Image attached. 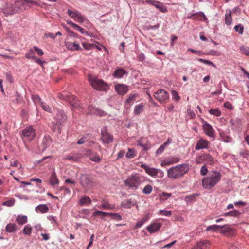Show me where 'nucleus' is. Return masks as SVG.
<instances>
[{
  "label": "nucleus",
  "mask_w": 249,
  "mask_h": 249,
  "mask_svg": "<svg viewBox=\"0 0 249 249\" xmlns=\"http://www.w3.org/2000/svg\"><path fill=\"white\" fill-rule=\"evenodd\" d=\"M189 166L186 164H179L171 167L167 171V176L172 179H180L188 173Z\"/></svg>",
  "instance_id": "f257e3e1"
},
{
  "label": "nucleus",
  "mask_w": 249,
  "mask_h": 249,
  "mask_svg": "<svg viewBox=\"0 0 249 249\" xmlns=\"http://www.w3.org/2000/svg\"><path fill=\"white\" fill-rule=\"evenodd\" d=\"M221 178V174L220 172L213 171L202 180V185L206 189H211L220 181Z\"/></svg>",
  "instance_id": "f03ea898"
},
{
  "label": "nucleus",
  "mask_w": 249,
  "mask_h": 249,
  "mask_svg": "<svg viewBox=\"0 0 249 249\" xmlns=\"http://www.w3.org/2000/svg\"><path fill=\"white\" fill-rule=\"evenodd\" d=\"M145 180V178L138 173L132 174L126 179L124 183L129 188L136 190L139 186Z\"/></svg>",
  "instance_id": "7ed1b4c3"
},
{
  "label": "nucleus",
  "mask_w": 249,
  "mask_h": 249,
  "mask_svg": "<svg viewBox=\"0 0 249 249\" xmlns=\"http://www.w3.org/2000/svg\"><path fill=\"white\" fill-rule=\"evenodd\" d=\"M67 120V117L62 110H57L56 115L54 116V120L52 122L53 130L58 133H61V125L64 124Z\"/></svg>",
  "instance_id": "20e7f679"
},
{
  "label": "nucleus",
  "mask_w": 249,
  "mask_h": 249,
  "mask_svg": "<svg viewBox=\"0 0 249 249\" xmlns=\"http://www.w3.org/2000/svg\"><path fill=\"white\" fill-rule=\"evenodd\" d=\"M88 80L90 85L95 89L100 91H106L108 87L103 80L98 79L91 74H88Z\"/></svg>",
  "instance_id": "39448f33"
},
{
  "label": "nucleus",
  "mask_w": 249,
  "mask_h": 249,
  "mask_svg": "<svg viewBox=\"0 0 249 249\" xmlns=\"http://www.w3.org/2000/svg\"><path fill=\"white\" fill-rule=\"evenodd\" d=\"M141 167L144 169L145 172L149 176L153 178H161L163 177L164 173L160 169L153 167H150L145 164H142Z\"/></svg>",
  "instance_id": "423d86ee"
},
{
  "label": "nucleus",
  "mask_w": 249,
  "mask_h": 249,
  "mask_svg": "<svg viewBox=\"0 0 249 249\" xmlns=\"http://www.w3.org/2000/svg\"><path fill=\"white\" fill-rule=\"evenodd\" d=\"M35 130L32 126L26 127L22 131L21 138L24 141H31L36 136Z\"/></svg>",
  "instance_id": "0eeeda50"
},
{
  "label": "nucleus",
  "mask_w": 249,
  "mask_h": 249,
  "mask_svg": "<svg viewBox=\"0 0 249 249\" xmlns=\"http://www.w3.org/2000/svg\"><path fill=\"white\" fill-rule=\"evenodd\" d=\"M154 97L160 103H166L169 98V94L165 90L160 89L154 93Z\"/></svg>",
  "instance_id": "6e6552de"
},
{
  "label": "nucleus",
  "mask_w": 249,
  "mask_h": 249,
  "mask_svg": "<svg viewBox=\"0 0 249 249\" xmlns=\"http://www.w3.org/2000/svg\"><path fill=\"white\" fill-rule=\"evenodd\" d=\"M58 97L62 100L69 102L73 108H76L78 106V104L76 103V100L75 99V97L71 94L63 92V93L59 94Z\"/></svg>",
  "instance_id": "1a4fd4ad"
},
{
  "label": "nucleus",
  "mask_w": 249,
  "mask_h": 249,
  "mask_svg": "<svg viewBox=\"0 0 249 249\" xmlns=\"http://www.w3.org/2000/svg\"><path fill=\"white\" fill-rule=\"evenodd\" d=\"M26 3L29 4L36 5V2L35 1H32L31 0H16L15 1V4L12 5V13H15L17 12L20 8L21 5H25Z\"/></svg>",
  "instance_id": "9d476101"
},
{
  "label": "nucleus",
  "mask_w": 249,
  "mask_h": 249,
  "mask_svg": "<svg viewBox=\"0 0 249 249\" xmlns=\"http://www.w3.org/2000/svg\"><path fill=\"white\" fill-rule=\"evenodd\" d=\"M52 143V140L51 137L49 135H46L42 139L41 144L39 145L38 148L40 152H43L46 148L49 147Z\"/></svg>",
  "instance_id": "9b49d317"
},
{
  "label": "nucleus",
  "mask_w": 249,
  "mask_h": 249,
  "mask_svg": "<svg viewBox=\"0 0 249 249\" xmlns=\"http://www.w3.org/2000/svg\"><path fill=\"white\" fill-rule=\"evenodd\" d=\"M101 139L104 143L108 144L113 142V136L107 131L106 128L105 127L101 130Z\"/></svg>",
  "instance_id": "f8f14e48"
},
{
  "label": "nucleus",
  "mask_w": 249,
  "mask_h": 249,
  "mask_svg": "<svg viewBox=\"0 0 249 249\" xmlns=\"http://www.w3.org/2000/svg\"><path fill=\"white\" fill-rule=\"evenodd\" d=\"M220 233L228 236H233L235 234V230L229 225L221 226Z\"/></svg>",
  "instance_id": "ddd939ff"
},
{
  "label": "nucleus",
  "mask_w": 249,
  "mask_h": 249,
  "mask_svg": "<svg viewBox=\"0 0 249 249\" xmlns=\"http://www.w3.org/2000/svg\"><path fill=\"white\" fill-rule=\"evenodd\" d=\"M162 226V223L154 222L147 227L146 229L150 233L158 231Z\"/></svg>",
  "instance_id": "4468645a"
},
{
  "label": "nucleus",
  "mask_w": 249,
  "mask_h": 249,
  "mask_svg": "<svg viewBox=\"0 0 249 249\" xmlns=\"http://www.w3.org/2000/svg\"><path fill=\"white\" fill-rule=\"evenodd\" d=\"M203 128L207 135L212 138L214 137V130L209 123L205 122L203 124Z\"/></svg>",
  "instance_id": "2eb2a0df"
},
{
  "label": "nucleus",
  "mask_w": 249,
  "mask_h": 249,
  "mask_svg": "<svg viewBox=\"0 0 249 249\" xmlns=\"http://www.w3.org/2000/svg\"><path fill=\"white\" fill-rule=\"evenodd\" d=\"M210 143L208 141H207L203 139H200L196 146L195 149L196 150H199L202 149H206L207 148L209 145H210Z\"/></svg>",
  "instance_id": "dca6fc26"
},
{
  "label": "nucleus",
  "mask_w": 249,
  "mask_h": 249,
  "mask_svg": "<svg viewBox=\"0 0 249 249\" xmlns=\"http://www.w3.org/2000/svg\"><path fill=\"white\" fill-rule=\"evenodd\" d=\"M115 89L120 95L126 94L129 90L128 87L124 84H117L115 86Z\"/></svg>",
  "instance_id": "f3484780"
},
{
  "label": "nucleus",
  "mask_w": 249,
  "mask_h": 249,
  "mask_svg": "<svg viewBox=\"0 0 249 249\" xmlns=\"http://www.w3.org/2000/svg\"><path fill=\"white\" fill-rule=\"evenodd\" d=\"M210 246V244L208 240H203L198 242L192 249H207Z\"/></svg>",
  "instance_id": "a211bd4d"
},
{
  "label": "nucleus",
  "mask_w": 249,
  "mask_h": 249,
  "mask_svg": "<svg viewBox=\"0 0 249 249\" xmlns=\"http://www.w3.org/2000/svg\"><path fill=\"white\" fill-rule=\"evenodd\" d=\"M87 155L89 157V159L95 162H100L101 160V158L96 153L92 152L90 150L87 151Z\"/></svg>",
  "instance_id": "6ab92c4d"
},
{
  "label": "nucleus",
  "mask_w": 249,
  "mask_h": 249,
  "mask_svg": "<svg viewBox=\"0 0 249 249\" xmlns=\"http://www.w3.org/2000/svg\"><path fill=\"white\" fill-rule=\"evenodd\" d=\"M128 73L127 71L121 68L117 69L113 74V76L115 78H121L124 75H126Z\"/></svg>",
  "instance_id": "aec40b11"
},
{
  "label": "nucleus",
  "mask_w": 249,
  "mask_h": 249,
  "mask_svg": "<svg viewBox=\"0 0 249 249\" xmlns=\"http://www.w3.org/2000/svg\"><path fill=\"white\" fill-rule=\"evenodd\" d=\"M65 45L68 49L71 51L80 50L82 49L80 46L75 42H67L66 43Z\"/></svg>",
  "instance_id": "412c9836"
},
{
  "label": "nucleus",
  "mask_w": 249,
  "mask_h": 249,
  "mask_svg": "<svg viewBox=\"0 0 249 249\" xmlns=\"http://www.w3.org/2000/svg\"><path fill=\"white\" fill-rule=\"evenodd\" d=\"M225 22L228 25H231L232 23L231 12L230 9L226 10L225 15Z\"/></svg>",
  "instance_id": "4be33fe9"
},
{
  "label": "nucleus",
  "mask_w": 249,
  "mask_h": 249,
  "mask_svg": "<svg viewBox=\"0 0 249 249\" xmlns=\"http://www.w3.org/2000/svg\"><path fill=\"white\" fill-rule=\"evenodd\" d=\"M59 181L57 178L56 174L54 171H53L50 177V183L52 186L57 185L59 184Z\"/></svg>",
  "instance_id": "5701e85b"
},
{
  "label": "nucleus",
  "mask_w": 249,
  "mask_h": 249,
  "mask_svg": "<svg viewBox=\"0 0 249 249\" xmlns=\"http://www.w3.org/2000/svg\"><path fill=\"white\" fill-rule=\"evenodd\" d=\"M144 107L145 105L142 103L135 106L134 108V113L136 115H139L143 112Z\"/></svg>",
  "instance_id": "b1692460"
},
{
  "label": "nucleus",
  "mask_w": 249,
  "mask_h": 249,
  "mask_svg": "<svg viewBox=\"0 0 249 249\" xmlns=\"http://www.w3.org/2000/svg\"><path fill=\"white\" fill-rule=\"evenodd\" d=\"M204 159V163L205 164L213 165L214 163V160L211 155L209 154H205Z\"/></svg>",
  "instance_id": "393cba45"
},
{
  "label": "nucleus",
  "mask_w": 249,
  "mask_h": 249,
  "mask_svg": "<svg viewBox=\"0 0 249 249\" xmlns=\"http://www.w3.org/2000/svg\"><path fill=\"white\" fill-rule=\"evenodd\" d=\"M171 142V139L170 138H168L167 140L164 142L156 151V154H161L162 153L165 149V147L169 144H170Z\"/></svg>",
  "instance_id": "a878e982"
},
{
  "label": "nucleus",
  "mask_w": 249,
  "mask_h": 249,
  "mask_svg": "<svg viewBox=\"0 0 249 249\" xmlns=\"http://www.w3.org/2000/svg\"><path fill=\"white\" fill-rule=\"evenodd\" d=\"M36 212H40L43 213H47L48 210L49 208L45 204H41L39 205L38 206H37L36 209Z\"/></svg>",
  "instance_id": "bb28decb"
},
{
  "label": "nucleus",
  "mask_w": 249,
  "mask_h": 249,
  "mask_svg": "<svg viewBox=\"0 0 249 249\" xmlns=\"http://www.w3.org/2000/svg\"><path fill=\"white\" fill-rule=\"evenodd\" d=\"M16 221L19 225H23L27 222V217L25 215H18L17 216Z\"/></svg>",
  "instance_id": "cd10ccee"
},
{
  "label": "nucleus",
  "mask_w": 249,
  "mask_h": 249,
  "mask_svg": "<svg viewBox=\"0 0 249 249\" xmlns=\"http://www.w3.org/2000/svg\"><path fill=\"white\" fill-rule=\"evenodd\" d=\"M91 203V200L90 198L87 196H84L82 197L80 201H79V204L81 206L86 205V204H89Z\"/></svg>",
  "instance_id": "c85d7f7f"
},
{
  "label": "nucleus",
  "mask_w": 249,
  "mask_h": 249,
  "mask_svg": "<svg viewBox=\"0 0 249 249\" xmlns=\"http://www.w3.org/2000/svg\"><path fill=\"white\" fill-rule=\"evenodd\" d=\"M6 231L8 232H13L15 231L17 229V226L15 224H8L5 228Z\"/></svg>",
  "instance_id": "c756f323"
},
{
  "label": "nucleus",
  "mask_w": 249,
  "mask_h": 249,
  "mask_svg": "<svg viewBox=\"0 0 249 249\" xmlns=\"http://www.w3.org/2000/svg\"><path fill=\"white\" fill-rule=\"evenodd\" d=\"M158 196L160 199V200L163 201L166 200L168 198L170 197L171 196V194L163 192L159 194Z\"/></svg>",
  "instance_id": "7c9ffc66"
},
{
  "label": "nucleus",
  "mask_w": 249,
  "mask_h": 249,
  "mask_svg": "<svg viewBox=\"0 0 249 249\" xmlns=\"http://www.w3.org/2000/svg\"><path fill=\"white\" fill-rule=\"evenodd\" d=\"M155 7L159 9L160 11L165 13L167 11V8L164 7L163 3L159 1L155 2Z\"/></svg>",
  "instance_id": "2f4dec72"
},
{
  "label": "nucleus",
  "mask_w": 249,
  "mask_h": 249,
  "mask_svg": "<svg viewBox=\"0 0 249 249\" xmlns=\"http://www.w3.org/2000/svg\"><path fill=\"white\" fill-rule=\"evenodd\" d=\"M194 18L196 20H202V21H206L207 20V18L205 16L203 13L200 12L198 14L194 15Z\"/></svg>",
  "instance_id": "473e14b6"
},
{
  "label": "nucleus",
  "mask_w": 249,
  "mask_h": 249,
  "mask_svg": "<svg viewBox=\"0 0 249 249\" xmlns=\"http://www.w3.org/2000/svg\"><path fill=\"white\" fill-rule=\"evenodd\" d=\"M90 183V180L87 176H83L81 179V183L82 186H85Z\"/></svg>",
  "instance_id": "72a5a7b5"
},
{
  "label": "nucleus",
  "mask_w": 249,
  "mask_h": 249,
  "mask_svg": "<svg viewBox=\"0 0 249 249\" xmlns=\"http://www.w3.org/2000/svg\"><path fill=\"white\" fill-rule=\"evenodd\" d=\"M240 214V212L237 210H233L229 211L224 213V216H238Z\"/></svg>",
  "instance_id": "f704fd0d"
},
{
  "label": "nucleus",
  "mask_w": 249,
  "mask_h": 249,
  "mask_svg": "<svg viewBox=\"0 0 249 249\" xmlns=\"http://www.w3.org/2000/svg\"><path fill=\"white\" fill-rule=\"evenodd\" d=\"M136 156V152L133 149L128 148V152L126 154V157L127 158L131 159Z\"/></svg>",
  "instance_id": "c9c22d12"
},
{
  "label": "nucleus",
  "mask_w": 249,
  "mask_h": 249,
  "mask_svg": "<svg viewBox=\"0 0 249 249\" xmlns=\"http://www.w3.org/2000/svg\"><path fill=\"white\" fill-rule=\"evenodd\" d=\"M79 159L77 154H74L73 155H67L64 160L70 161H77Z\"/></svg>",
  "instance_id": "e433bc0d"
},
{
  "label": "nucleus",
  "mask_w": 249,
  "mask_h": 249,
  "mask_svg": "<svg viewBox=\"0 0 249 249\" xmlns=\"http://www.w3.org/2000/svg\"><path fill=\"white\" fill-rule=\"evenodd\" d=\"M108 214H109V213H108V212H105L97 210L93 213L92 215L94 216H100L103 217L104 216H108Z\"/></svg>",
  "instance_id": "4c0bfd02"
},
{
  "label": "nucleus",
  "mask_w": 249,
  "mask_h": 249,
  "mask_svg": "<svg viewBox=\"0 0 249 249\" xmlns=\"http://www.w3.org/2000/svg\"><path fill=\"white\" fill-rule=\"evenodd\" d=\"M25 57L29 59L34 60L36 57L34 51L32 49L30 50L28 53L25 54Z\"/></svg>",
  "instance_id": "58836bf2"
},
{
  "label": "nucleus",
  "mask_w": 249,
  "mask_h": 249,
  "mask_svg": "<svg viewBox=\"0 0 249 249\" xmlns=\"http://www.w3.org/2000/svg\"><path fill=\"white\" fill-rule=\"evenodd\" d=\"M221 226L217 225H213L209 226L207 227L206 231H212V232L216 231L218 229H220Z\"/></svg>",
  "instance_id": "ea45409f"
},
{
  "label": "nucleus",
  "mask_w": 249,
  "mask_h": 249,
  "mask_svg": "<svg viewBox=\"0 0 249 249\" xmlns=\"http://www.w3.org/2000/svg\"><path fill=\"white\" fill-rule=\"evenodd\" d=\"M79 13V12L77 11L75 12H73L71 11L70 9H68L67 10V13L68 15L71 18H73L75 20H76V18H77V16H78Z\"/></svg>",
  "instance_id": "a19ab883"
},
{
  "label": "nucleus",
  "mask_w": 249,
  "mask_h": 249,
  "mask_svg": "<svg viewBox=\"0 0 249 249\" xmlns=\"http://www.w3.org/2000/svg\"><path fill=\"white\" fill-rule=\"evenodd\" d=\"M32 99L36 105H41L43 102L42 101L41 98L38 95H33L32 96Z\"/></svg>",
  "instance_id": "79ce46f5"
},
{
  "label": "nucleus",
  "mask_w": 249,
  "mask_h": 249,
  "mask_svg": "<svg viewBox=\"0 0 249 249\" xmlns=\"http://www.w3.org/2000/svg\"><path fill=\"white\" fill-rule=\"evenodd\" d=\"M152 191V187L150 185H146L142 190V193L144 194H149Z\"/></svg>",
  "instance_id": "37998d69"
},
{
  "label": "nucleus",
  "mask_w": 249,
  "mask_h": 249,
  "mask_svg": "<svg viewBox=\"0 0 249 249\" xmlns=\"http://www.w3.org/2000/svg\"><path fill=\"white\" fill-rule=\"evenodd\" d=\"M32 231V228L30 225H26L23 229V233L26 235H30Z\"/></svg>",
  "instance_id": "c03bdc74"
},
{
  "label": "nucleus",
  "mask_w": 249,
  "mask_h": 249,
  "mask_svg": "<svg viewBox=\"0 0 249 249\" xmlns=\"http://www.w3.org/2000/svg\"><path fill=\"white\" fill-rule=\"evenodd\" d=\"M180 160V158L178 157H172L170 158V160L167 161V164L168 165L177 163Z\"/></svg>",
  "instance_id": "a18cd8bd"
},
{
  "label": "nucleus",
  "mask_w": 249,
  "mask_h": 249,
  "mask_svg": "<svg viewBox=\"0 0 249 249\" xmlns=\"http://www.w3.org/2000/svg\"><path fill=\"white\" fill-rule=\"evenodd\" d=\"M240 50L242 53L246 55H249V47L245 46H242L240 47Z\"/></svg>",
  "instance_id": "49530a36"
},
{
  "label": "nucleus",
  "mask_w": 249,
  "mask_h": 249,
  "mask_svg": "<svg viewBox=\"0 0 249 249\" xmlns=\"http://www.w3.org/2000/svg\"><path fill=\"white\" fill-rule=\"evenodd\" d=\"M108 215L111 216L112 219L116 220H121L122 219L121 216L117 213H109Z\"/></svg>",
  "instance_id": "de8ad7c7"
},
{
  "label": "nucleus",
  "mask_w": 249,
  "mask_h": 249,
  "mask_svg": "<svg viewBox=\"0 0 249 249\" xmlns=\"http://www.w3.org/2000/svg\"><path fill=\"white\" fill-rule=\"evenodd\" d=\"M89 137V134H87L86 135L83 136L81 139H80L78 141L77 143L78 144H82L86 142V141L88 140V138Z\"/></svg>",
  "instance_id": "09e8293b"
},
{
  "label": "nucleus",
  "mask_w": 249,
  "mask_h": 249,
  "mask_svg": "<svg viewBox=\"0 0 249 249\" xmlns=\"http://www.w3.org/2000/svg\"><path fill=\"white\" fill-rule=\"evenodd\" d=\"M15 199L13 198H11V199L6 201L2 203V205L4 206L11 207L13 206L15 203Z\"/></svg>",
  "instance_id": "8fccbe9b"
},
{
  "label": "nucleus",
  "mask_w": 249,
  "mask_h": 249,
  "mask_svg": "<svg viewBox=\"0 0 249 249\" xmlns=\"http://www.w3.org/2000/svg\"><path fill=\"white\" fill-rule=\"evenodd\" d=\"M42 108V109L48 112H52V109L51 108V107L48 105H47L45 103L43 102L41 103V105H40Z\"/></svg>",
  "instance_id": "3c124183"
},
{
  "label": "nucleus",
  "mask_w": 249,
  "mask_h": 249,
  "mask_svg": "<svg viewBox=\"0 0 249 249\" xmlns=\"http://www.w3.org/2000/svg\"><path fill=\"white\" fill-rule=\"evenodd\" d=\"M204 154H202L196 158V162L197 164H200L204 162Z\"/></svg>",
  "instance_id": "603ef678"
},
{
  "label": "nucleus",
  "mask_w": 249,
  "mask_h": 249,
  "mask_svg": "<svg viewBox=\"0 0 249 249\" xmlns=\"http://www.w3.org/2000/svg\"><path fill=\"white\" fill-rule=\"evenodd\" d=\"M209 112L211 114L215 115L217 117L220 116L221 115V112L218 109H211L209 110Z\"/></svg>",
  "instance_id": "864d4df0"
},
{
  "label": "nucleus",
  "mask_w": 249,
  "mask_h": 249,
  "mask_svg": "<svg viewBox=\"0 0 249 249\" xmlns=\"http://www.w3.org/2000/svg\"><path fill=\"white\" fill-rule=\"evenodd\" d=\"M159 214L163 216H170L172 214V212L171 211H167L161 210L159 211Z\"/></svg>",
  "instance_id": "5fc2aeb1"
},
{
  "label": "nucleus",
  "mask_w": 249,
  "mask_h": 249,
  "mask_svg": "<svg viewBox=\"0 0 249 249\" xmlns=\"http://www.w3.org/2000/svg\"><path fill=\"white\" fill-rule=\"evenodd\" d=\"M236 32H238L240 34H242L244 31V27L241 24L236 25L234 28Z\"/></svg>",
  "instance_id": "6e6d98bb"
},
{
  "label": "nucleus",
  "mask_w": 249,
  "mask_h": 249,
  "mask_svg": "<svg viewBox=\"0 0 249 249\" xmlns=\"http://www.w3.org/2000/svg\"><path fill=\"white\" fill-rule=\"evenodd\" d=\"M198 61L199 62H200L203 63H204L205 64L211 65V66H213L214 67H215V65H214V64L213 62L210 61L205 60V59H202V58L198 59Z\"/></svg>",
  "instance_id": "4d7b16f0"
},
{
  "label": "nucleus",
  "mask_w": 249,
  "mask_h": 249,
  "mask_svg": "<svg viewBox=\"0 0 249 249\" xmlns=\"http://www.w3.org/2000/svg\"><path fill=\"white\" fill-rule=\"evenodd\" d=\"M83 47L86 50H89L95 46V45L93 44H89L88 43L83 42L82 43Z\"/></svg>",
  "instance_id": "13d9d810"
},
{
  "label": "nucleus",
  "mask_w": 249,
  "mask_h": 249,
  "mask_svg": "<svg viewBox=\"0 0 249 249\" xmlns=\"http://www.w3.org/2000/svg\"><path fill=\"white\" fill-rule=\"evenodd\" d=\"M75 21L82 23L84 22L85 18L80 13H79L78 16H77Z\"/></svg>",
  "instance_id": "bf43d9fd"
},
{
  "label": "nucleus",
  "mask_w": 249,
  "mask_h": 249,
  "mask_svg": "<svg viewBox=\"0 0 249 249\" xmlns=\"http://www.w3.org/2000/svg\"><path fill=\"white\" fill-rule=\"evenodd\" d=\"M224 106L225 108L229 110H233L234 108L232 105L229 102H226L224 104Z\"/></svg>",
  "instance_id": "052dcab7"
},
{
  "label": "nucleus",
  "mask_w": 249,
  "mask_h": 249,
  "mask_svg": "<svg viewBox=\"0 0 249 249\" xmlns=\"http://www.w3.org/2000/svg\"><path fill=\"white\" fill-rule=\"evenodd\" d=\"M131 201L129 200H126L122 203V206L125 208H130L131 207Z\"/></svg>",
  "instance_id": "680f3d73"
},
{
  "label": "nucleus",
  "mask_w": 249,
  "mask_h": 249,
  "mask_svg": "<svg viewBox=\"0 0 249 249\" xmlns=\"http://www.w3.org/2000/svg\"><path fill=\"white\" fill-rule=\"evenodd\" d=\"M34 50L36 52L37 54L39 56H42L44 54L43 50L40 48H38L36 46L34 47Z\"/></svg>",
  "instance_id": "e2e57ef3"
},
{
  "label": "nucleus",
  "mask_w": 249,
  "mask_h": 249,
  "mask_svg": "<svg viewBox=\"0 0 249 249\" xmlns=\"http://www.w3.org/2000/svg\"><path fill=\"white\" fill-rule=\"evenodd\" d=\"M208 173V169L206 165L203 166L200 169V173L202 175H206Z\"/></svg>",
  "instance_id": "0e129e2a"
},
{
  "label": "nucleus",
  "mask_w": 249,
  "mask_h": 249,
  "mask_svg": "<svg viewBox=\"0 0 249 249\" xmlns=\"http://www.w3.org/2000/svg\"><path fill=\"white\" fill-rule=\"evenodd\" d=\"M221 138L222 140L225 142H231L232 141V138L228 136H222Z\"/></svg>",
  "instance_id": "69168bd1"
},
{
  "label": "nucleus",
  "mask_w": 249,
  "mask_h": 249,
  "mask_svg": "<svg viewBox=\"0 0 249 249\" xmlns=\"http://www.w3.org/2000/svg\"><path fill=\"white\" fill-rule=\"evenodd\" d=\"M136 95L134 94L130 95L126 100V103H127L128 104H130L133 102V101L136 99Z\"/></svg>",
  "instance_id": "338daca9"
},
{
  "label": "nucleus",
  "mask_w": 249,
  "mask_h": 249,
  "mask_svg": "<svg viewBox=\"0 0 249 249\" xmlns=\"http://www.w3.org/2000/svg\"><path fill=\"white\" fill-rule=\"evenodd\" d=\"M74 28L76 30H78V31H80L82 34H84V33L87 34V32L85 31L84 29H83L82 28L80 27L79 26H78L76 24L75 25Z\"/></svg>",
  "instance_id": "774afa93"
}]
</instances>
